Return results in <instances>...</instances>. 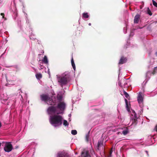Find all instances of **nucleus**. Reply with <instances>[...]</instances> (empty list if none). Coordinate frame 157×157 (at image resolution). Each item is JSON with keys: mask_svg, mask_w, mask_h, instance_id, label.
I'll return each instance as SVG.
<instances>
[{"mask_svg": "<svg viewBox=\"0 0 157 157\" xmlns=\"http://www.w3.org/2000/svg\"><path fill=\"white\" fill-rule=\"evenodd\" d=\"M89 17V15L87 13H84L82 14V17L83 19L88 18Z\"/></svg>", "mask_w": 157, "mask_h": 157, "instance_id": "obj_12", "label": "nucleus"}, {"mask_svg": "<svg viewBox=\"0 0 157 157\" xmlns=\"http://www.w3.org/2000/svg\"><path fill=\"white\" fill-rule=\"evenodd\" d=\"M13 146L10 142H6L4 147V151L6 152H10L12 151Z\"/></svg>", "mask_w": 157, "mask_h": 157, "instance_id": "obj_6", "label": "nucleus"}, {"mask_svg": "<svg viewBox=\"0 0 157 157\" xmlns=\"http://www.w3.org/2000/svg\"><path fill=\"white\" fill-rule=\"evenodd\" d=\"M36 78L38 79H40L42 78V75L40 73H38L36 75Z\"/></svg>", "mask_w": 157, "mask_h": 157, "instance_id": "obj_14", "label": "nucleus"}, {"mask_svg": "<svg viewBox=\"0 0 157 157\" xmlns=\"http://www.w3.org/2000/svg\"><path fill=\"white\" fill-rule=\"evenodd\" d=\"M1 126H2V124H1V123L0 122V128L1 127Z\"/></svg>", "mask_w": 157, "mask_h": 157, "instance_id": "obj_35", "label": "nucleus"}, {"mask_svg": "<svg viewBox=\"0 0 157 157\" xmlns=\"http://www.w3.org/2000/svg\"><path fill=\"white\" fill-rule=\"evenodd\" d=\"M63 124L65 126H68V123L67 122V121L66 120H64L63 122Z\"/></svg>", "mask_w": 157, "mask_h": 157, "instance_id": "obj_19", "label": "nucleus"}, {"mask_svg": "<svg viewBox=\"0 0 157 157\" xmlns=\"http://www.w3.org/2000/svg\"><path fill=\"white\" fill-rule=\"evenodd\" d=\"M48 74L49 75H50V72H49V70H48Z\"/></svg>", "mask_w": 157, "mask_h": 157, "instance_id": "obj_33", "label": "nucleus"}, {"mask_svg": "<svg viewBox=\"0 0 157 157\" xmlns=\"http://www.w3.org/2000/svg\"><path fill=\"white\" fill-rule=\"evenodd\" d=\"M127 59L126 58H124V57H122L120 60L119 63V64H123L126 62Z\"/></svg>", "mask_w": 157, "mask_h": 157, "instance_id": "obj_10", "label": "nucleus"}, {"mask_svg": "<svg viewBox=\"0 0 157 157\" xmlns=\"http://www.w3.org/2000/svg\"><path fill=\"white\" fill-rule=\"evenodd\" d=\"M1 143H0V146H1Z\"/></svg>", "mask_w": 157, "mask_h": 157, "instance_id": "obj_40", "label": "nucleus"}, {"mask_svg": "<svg viewBox=\"0 0 157 157\" xmlns=\"http://www.w3.org/2000/svg\"><path fill=\"white\" fill-rule=\"evenodd\" d=\"M151 72L150 71H148L146 73V76L148 77L149 76V75L151 74Z\"/></svg>", "mask_w": 157, "mask_h": 157, "instance_id": "obj_26", "label": "nucleus"}, {"mask_svg": "<svg viewBox=\"0 0 157 157\" xmlns=\"http://www.w3.org/2000/svg\"><path fill=\"white\" fill-rule=\"evenodd\" d=\"M126 81V80L125 79H124V81L125 82Z\"/></svg>", "mask_w": 157, "mask_h": 157, "instance_id": "obj_37", "label": "nucleus"}, {"mask_svg": "<svg viewBox=\"0 0 157 157\" xmlns=\"http://www.w3.org/2000/svg\"><path fill=\"white\" fill-rule=\"evenodd\" d=\"M88 25H89L90 26L91 25V24L90 23H89Z\"/></svg>", "mask_w": 157, "mask_h": 157, "instance_id": "obj_36", "label": "nucleus"}, {"mask_svg": "<svg viewBox=\"0 0 157 157\" xmlns=\"http://www.w3.org/2000/svg\"><path fill=\"white\" fill-rule=\"evenodd\" d=\"M152 3L154 6L157 7V3L154 0H152Z\"/></svg>", "mask_w": 157, "mask_h": 157, "instance_id": "obj_24", "label": "nucleus"}, {"mask_svg": "<svg viewBox=\"0 0 157 157\" xmlns=\"http://www.w3.org/2000/svg\"><path fill=\"white\" fill-rule=\"evenodd\" d=\"M66 106L65 103L63 101L58 103L57 106L56 107L57 109H59V112H61L62 113H63V111L65 109Z\"/></svg>", "mask_w": 157, "mask_h": 157, "instance_id": "obj_4", "label": "nucleus"}, {"mask_svg": "<svg viewBox=\"0 0 157 157\" xmlns=\"http://www.w3.org/2000/svg\"><path fill=\"white\" fill-rule=\"evenodd\" d=\"M53 101H54L56 102L55 105L56 103H59L61 102V101L62 99V96L61 95H59V94L58 95L57 98H56L55 97H52Z\"/></svg>", "mask_w": 157, "mask_h": 157, "instance_id": "obj_7", "label": "nucleus"}, {"mask_svg": "<svg viewBox=\"0 0 157 157\" xmlns=\"http://www.w3.org/2000/svg\"><path fill=\"white\" fill-rule=\"evenodd\" d=\"M56 107L51 106L47 110L48 114L50 115L49 121L50 124L54 127H56L61 125L62 123L63 118L59 115H54L55 114L62 113L61 112H59Z\"/></svg>", "mask_w": 157, "mask_h": 157, "instance_id": "obj_1", "label": "nucleus"}, {"mask_svg": "<svg viewBox=\"0 0 157 157\" xmlns=\"http://www.w3.org/2000/svg\"><path fill=\"white\" fill-rule=\"evenodd\" d=\"M39 66L40 67V69H43L44 67L42 63H40L39 64Z\"/></svg>", "mask_w": 157, "mask_h": 157, "instance_id": "obj_22", "label": "nucleus"}, {"mask_svg": "<svg viewBox=\"0 0 157 157\" xmlns=\"http://www.w3.org/2000/svg\"><path fill=\"white\" fill-rule=\"evenodd\" d=\"M71 114H69L68 115V116H69V117H71Z\"/></svg>", "mask_w": 157, "mask_h": 157, "instance_id": "obj_32", "label": "nucleus"}, {"mask_svg": "<svg viewBox=\"0 0 157 157\" xmlns=\"http://www.w3.org/2000/svg\"><path fill=\"white\" fill-rule=\"evenodd\" d=\"M90 132H89L86 134V141L88 142L89 141V136Z\"/></svg>", "mask_w": 157, "mask_h": 157, "instance_id": "obj_18", "label": "nucleus"}, {"mask_svg": "<svg viewBox=\"0 0 157 157\" xmlns=\"http://www.w3.org/2000/svg\"><path fill=\"white\" fill-rule=\"evenodd\" d=\"M125 102L126 109H127V110L128 111H129V106L128 105L127 100L126 99H125Z\"/></svg>", "mask_w": 157, "mask_h": 157, "instance_id": "obj_17", "label": "nucleus"}, {"mask_svg": "<svg viewBox=\"0 0 157 157\" xmlns=\"http://www.w3.org/2000/svg\"><path fill=\"white\" fill-rule=\"evenodd\" d=\"M133 35V33H132V32H131V33L130 34V36H131V35Z\"/></svg>", "mask_w": 157, "mask_h": 157, "instance_id": "obj_31", "label": "nucleus"}, {"mask_svg": "<svg viewBox=\"0 0 157 157\" xmlns=\"http://www.w3.org/2000/svg\"><path fill=\"white\" fill-rule=\"evenodd\" d=\"M155 54L156 55V56H157V52H156L155 53Z\"/></svg>", "mask_w": 157, "mask_h": 157, "instance_id": "obj_38", "label": "nucleus"}, {"mask_svg": "<svg viewBox=\"0 0 157 157\" xmlns=\"http://www.w3.org/2000/svg\"><path fill=\"white\" fill-rule=\"evenodd\" d=\"M69 121H71V120H70V119H69Z\"/></svg>", "mask_w": 157, "mask_h": 157, "instance_id": "obj_41", "label": "nucleus"}, {"mask_svg": "<svg viewBox=\"0 0 157 157\" xmlns=\"http://www.w3.org/2000/svg\"><path fill=\"white\" fill-rule=\"evenodd\" d=\"M1 15L2 16V18L3 19H4V20H6V18L4 17V14L3 13H1Z\"/></svg>", "mask_w": 157, "mask_h": 157, "instance_id": "obj_25", "label": "nucleus"}, {"mask_svg": "<svg viewBox=\"0 0 157 157\" xmlns=\"http://www.w3.org/2000/svg\"><path fill=\"white\" fill-rule=\"evenodd\" d=\"M41 100L45 102L47 104L51 105H55L56 102L53 101L52 98L49 97L48 95L43 94L40 96Z\"/></svg>", "mask_w": 157, "mask_h": 157, "instance_id": "obj_3", "label": "nucleus"}, {"mask_svg": "<svg viewBox=\"0 0 157 157\" xmlns=\"http://www.w3.org/2000/svg\"><path fill=\"white\" fill-rule=\"evenodd\" d=\"M56 78L58 84L61 87L66 85L70 81V76L67 72L56 75Z\"/></svg>", "mask_w": 157, "mask_h": 157, "instance_id": "obj_2", "label": "nucleus"}, {"mask_svg": "<svg viewBox=\"0 0 157 157\" xmlns=\"http://www.w3.org/2000/svg\"><path fill=\"white\" fill-rule=\"evenodd\" d=\"M128 132V129H126L125 130L123 131L122 133L125 135L127 134Z\"/></svg>", "mask_w": 157, "mask_h": 157, "instance_id": "obj_15", "label": "nucleus"}, {"mask_svg": "<svg viewBox=\"0 0 157 157\" xmlns=\"http://www.w3.org/2000/svg\"><path fill=\"white\" fill-rule=\"evenodd\" d=\"M123 93L125 96V97L127 98H129V95L124 90H123Z\"/></svg>", "mask_w": 157, "mask_h": 157, "instance_id": "obj_16", "label": "nucleus"}, {"mask_svg": "<svg viewBox=\"0 0 157 157\" xmlns=\"http://www.w3.org/2000/svg\"><path fill=\"white\" fill-rule=\"evenodd\" d=\"M127 28L126 27H124V30H126V31L125 32H124V33H127V32H126V30H127Z\"/></svg>", "mask_w": 157, "mask_h": 157, "instance_id": "obj_28", "label": "nucleus"}, {"mask_svg": "<svg viewBox=\"0 0 157 157\" xmlns=\"http://www.w3.org/2000/svg\"><path fill=\"white\" fill-rule=\"evenodd\" d=\"M126 84V83L125 82L124 83V84L125 85Z\"/></svg>", "mask_w": 157, "mask_h": 157, "instance_id": "obj_39", "label": "nucleus"}, {"mask_svg": "<svg viewBox=\"0 0 157 157\" xmlns=\"http://www.w3.org/2000/svg\"><path fill=\"white\" fill-rule=\"evenodd\" d=\"M147 13L148 14H149L150 16H151L152 15V13L151 12V11L148 8H147Z\"/></svg>", "mask_w": 157, "mask_h": 157, "instance_id": "obj_21", "label": "nucleus"}, {"mask_svg": "<svg viewBox=\"0 0 157 157\" xmlns=\"http://www.w3.org/2000/svg\"><path fill=\"white\" fill-rule=\"evenodd\" d=\"M137 99L139 106L141 108H142L144 106L143 97L142 96V94L141 92H140L138 93Z\"/></svg>", "mask_w": 157, "mask_h": 157, "instance_id": "obj_5", "label": "nucleus"}, {"mask_svg": "<svg viewBox=\"0 0 157 157\" xmlns=\"http://www.w3.org/2000/svg\"><path fill=\"white\" fill-rule=\"evenodd\" d=\"M42 61L45 64H47L48 63V60L47 57L46 56H45L44 57Z\"/></svg>", "mask_w": 157, "mask_h": 157, "instance_id": "obj_11", "label": "nucleus"}, {"mask_svg": "<svg viewBox=\"0 0 157 157\" xmlns=\"http://www.w3.org/2000/svg\"><path fill=\"white\" fill-rule=\"evenodd\" d=\"M101 144V142L98 141V147H100Z\"/></svg>", "mask_w": 157, "mask_h": 157, "instance_id": "obj_27", "label": "nucleus"}, {"mask_svg": "<svg viewBox=\"0 0 157 157\" xmlns=\"http://www.w3.org/2000/svg\"><path fill=\"white\" fill-rule=\"evenodd\" d=\"M118 85L120 86H122L121 85V83L120 81H119V82H118Z\"/></svg>", "mask_w": 157, "mask_h": 157, "instance_id": "obj_29", "label": "nucleus"}, {"mask_svg": "<svg viewBox=\"0 0 157 157\" xmlns=\"http://www.w3.org/2000/svg\"><path fill=\"white\" fill-rule=\"evenodd\" d=\"M146 152L147 153V155H148V151H146Z\"/></svg>", "mask_w": 157, "mask_h": 157, "instance_id": "obj_34", "label": "nucleus"}, {"mask_svg": "<svg viewBox=\"0 0 157 157\" xmlns=\"http://www.w3.org/2000/svg\"><path fill=\"white\" fill-rule=\"evenodd\" d=\"M71 133L73 135H75L77 134V132L75 130H72L71 131Z\"/></svg>", "mask_w": 157, "mask_h": 157, "instance_id": "obj_20", "label": "nucleus"}, {"mask_svg": "<svg viewBox=\"0 0 157 157\" xmlns=\"http://www.w3.org/2000/svg\"><path fill=\"white\" fill-rule=\"evenodd\" d=\"M155 130L157 132V125L155 126Z\"/></svg>", "mask_w": 157, "mask_h": 157, "instance_id": "obj_30", "label": "nucleus"}, {"mask_svg": "<svg viewBox=\"0 0 157 157\" xmlns=\"http://www.w3.org/2000/svg\"><path fill=\"white\" fill-rule=\"evenodd\" d=\"M157 72V66L155 67L154 68V71L153 72H152V74L153 75H154V74H155V73Z\"/></svg>", "mask_w": 157, "mask_h": 157, "instance_id": "obj_23", "label": "nucleus"}, {"mask_svg": "<svg viewBox=\"0 0 157 157\" xmlns=\"http://www.w3.org/2000/svg\"><path fill=\"white\" fill-rule=\"evenodd\" d=\"M133 119L132 121V127H135L137 124L136 122V115L135 113L134 112H133Z\"/></svg>", "mask_w": 157, "mask_h": 157, "instance_id": "obj_8", "label": "nucleus"}, {"mask_svg": "<svg viewBox=\"0 0 157 157\" xmlns=\"http://www.w3.org/2000/svg\"><path fill=\"white\" fill-rule=\"evenodd\" d=\"M71 63L72 66L73 67V68L74 70H75V64L74 62V60L73 58H72L71 60Z\"/></svg>", "mask_w": 157, "mask_h": 157, "instance_id": "obj_13", "label": "nucleus"}, {"mask_svg": "<svg viewBox=\"0 0 157 157\" xmlns=\"http://www.w3.org/2000/svg\"><path fill=\"white\" fill-rule=\"evenodd\" d=\"M140 16L138 14H136L134 17V23H138L140 19Z\"/></svg>", "mask_w": 157, "mask_h": 157, "instance_id": "obj_9", "label": "nucleus"}]
</instances>
